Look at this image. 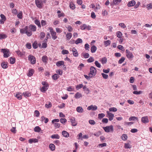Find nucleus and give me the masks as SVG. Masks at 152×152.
<instances>
[{"instance_id":"1","label":"nucleus","mask_w":152,"mask_h":152,"mask_svg":"<svg viewBox=\"0 0 152 152\" xmlns=\"http://www.w3.org/2000/svg\"><path fill=\"white\" fill-rule=\"evenodd\" d=\"M103 128L104 131L107 133L112 132L114 131L113 126L112 125L103 127Z\"/></svg>"},{"instance_id":"2","label":"nucleus","mask_w":152,"mask_h":152,"mask_svg":"<svg viewBox=\"0 0 152 152\" xmlns=\"http://www.w3.org/2000/svg\"><path fill=\"white\" fill-rule=\"evenodd\" d=\"M90 72L88 74L90 76L93 77L95 75L96 71L95 67L94 66H91L90 68Z\"/></svg>"},{"instance_id":"3","label":"nucleus","mask_w":152,"mask_h":152,"mask_svg":"<svg viewBox=\"0 0 152 152\" xmlns=\"http://www.w3.org/2000/svg\"><path fill=\"white\" fill-rule=\"evenodd\" d=\"M126 56L127 58L130 60H131L134 57V56L132 52L129 51L128 50H126Z\"/></svg>"},{"instance_id":"4","label":"nucleus","mask_w":152,"mask_h":152,"mask_svg":"<svg viewBox=\"0 0 152 152\" xmlns=\"http://www.w3.org/2000/svg\"><path fill=\"white\" fill-rule=\"evenodd\" d=\"M1 51L4 53V56L7 58L10 56V53L9 50L6 49H2Z\"/></svg>"},{"instance_id":"5","label":"nucleus","mask_w":152,"mask_h":152,"mask_svg":"<svg viewBox=\"0 0 152 152\" xmlns=\"http://www.w3.org/2000/svg\"><path fill=\"white\" fill-rule=\"evenodd\" d=\"M49 29L50 30V33L52 37V39L54 40H55L57 37V36L56 35V32L54 31L52 28H50Z\"/></svg>"},{"instance_id":"6","label":"nucleus","mask_w":152,"mask_h":152,"mask_svg":"<svg viewBox=\"0 0 152 152\" xmlns=\"http://www.w3.org/2000/svg\"><path fill=\"white\" fill-rule=\"evenodd\" d=\"M106 117L108 118L109 120L110 121H112L114 117V114L108 111L106 112Z\"/></svg>"},{"instance_id":"7","label":"nucleus","mask_w":152,"mask_h":152,"mask_svg":"<svg viewBox=\"0 0 152 152\" xmlns=\"http://www.w3.org/2000/svg\"><path fill=\"white\" fill-rule=\"evenodd\" d=\"M28 60L30 61L32 64H34L36 63V58L35 57L32 55H29L28 56Z\"/></svg>"},{"instance_id":"8","label":"nucleus","mask_w":152,"mask_h":152,"mask_svg":"<svg viewBox=\"0 0 152 152\" xmlns=\"http://www.w3.org/2000/svg\"><path fill=\"white\" fill-rule=\"evenodd\" d=\"M35 3L38 8H41L42 7L43 2L41 0H35Z\"/></svg>"},{"instance_id":"9","label":"nucleus","mask_w":152,"mask_h":152,"mask_svg":"<svg viewBox=\"0 0 152 152\" xmlns=\"http://www.w3.org/2000/svg\"><path fill=\"white\" fill-rule=\"evenodd\" d=\"M141 122L144 124H146L149 122L148 117L147 116L142 117L141 118Z\"/></svg>"},{"instance_id":"10","label":"nucleus","mask_w":152,"mask_h":152,"mask_svg":"<svg viewBox=\"0 0 152 152\" xmlns=\"http://www.w3.org/2000/svg\"><path fill=\"white\" fill-rule=\"evenodd\" d=\"M69 50L72 52L74 56L76 57L78 56V53L77 50L75 48H70L69 49Z\"/></svg>"},{"instance_id":"11","label":"nucleus","mask_w":152,"mask_h":152,"mask_svg":"<svg viewBox=\"0 0 152 152\" xmlns=\"http://www.w3.org/2000/svg\"><path fill=\"white\" fill-rule=\"evenodd\" d=\"M0 16L1 19L0 20V24H3L6 20V18L5 16L2 14Z\"/></svg>"},{"instance_id":"12","label":"nucleus","mask_w":152,"mask_h":152,"mask_svg":"<svg viewBox=\"0 0 152 152\" xmlns=\"http://www.w3.org/2000/svg\"><path fill=\"white\" fill-rule=\"evenodd\" d=\"M87 109L88 110H96L97 109V107L96 105H91L88 106Z\"/></svg>"},{"instance_id":"13","label":"nucleus","mask_w":152,"mask_h":152,"mask_svg":"<svg viewBox=\"0 0 152 152\" xmlns=\"http://www.w3.org/2000/svg\"><path fill=\"white\" fill-rule=\"evenodd\" d=\"M70 121L72 123V125L73 126H76L77 124V122L76 121L75 118L72 117L70 119Z\"/></svg>"},{"instance_id":"14","label":"nucleus","mask_w":152,"mask_h":152,"mask_svg":"<svg viewBox=\"0 0 152 152\" xmlns=\"http://www.w3.org/2000/svg\"><path fill=\"white\" fill-rule=\"evenodd\" d=\"M23 94L21 92H18L15 95L16 97L18 99L20 100L22 99Z\"/></svg>"},{"instance_id":"15","label":"nucleus","mask_w":152,"mask_h":152,"mask_svg":"<svg viewBox=\"0 0 152 152\" xmlns=\"http://www.w3.org/2000/svg\"><path fill=\"white\" fill-rule=\"evenodd\" d=\"M56 65L58 67L61 66H64V62L62 61H58L56 63Z\"/></svg>"},{"instance_id":"16","label":"nucleus","mask_w":152,"mask_h":152,"mask_svg":"<svg viewBox=\"0 0 152 152\" xmlns=\"http://www.w3.org/2000/svg\"><path fill=\"white\" fill-rule=\"evenodd\" d=\"M49 86L48 85H46L43 86L41 88V91L43 92H45L48 89Z\"/></svg>"},{"instance_id":"17","label":"nucleus","mask_w":152,"mask_h":152,"mask_svg":"<svg viewBox=\"0 0 152 152\" xmlns=\"http://www.w3.org/2000/svg\"><path fill=\"white\" fill-rule=\"evenodd\" d=\"M38 142V140L36 138L30 139H29L28 140V142L31 144L33 142Z\"/></svg>"},{"instance_id":"18","label":"nucleus","mask_w":152,"mask_h":152,"mask_svg":"<svg viewBox=\"0 0 152 152\" xmlns=\"http://www.w3.org/2000/svg\"><path fill=\"white\" fill-rule=\"evenodd\" d=\"M87 28L88 29H89L91 27L89 26L87 27L86 25V24H83L80 26V29L82 30H84Z\"/></svg>"},{"instance_id":"19","label":"nucleus","mask_w":152,"mask_h":152,"mask_svg":"<svg viewBox=\"0 0 152 152\" xmlns=\"http://www.w3.org/2000/svg\"><path fill=\"white\" fill-rule=\"evenodd\" d=\"M135 4V1L134 0H132L129 2L127 5L129 7H131L134 5Z\"/></svg>"},{"instance_id":"20","label":"nucleus","mask_w":152,"mask_h":152,"mask_svg":"<svg viewBox=\"0 0 152 152\" xmlns=\"http://www.w3.org/2000/svg\"><path fill=\"white\" fill-rule=\"evenodd\" d=\"M62 134L63 136L65 137H67L69 136V134L66 131H63L62 132Z\"/></svg>"},{"instance_id":"21","label":"nucleus","mask_w":152,"mask_h":152,"mask_svg":"<svg viewBox=\"0 0 152 152\" xmlns=\"http://www.w3.org/2000/svg\"><path fill=\"white\" fill-rule=\"evenodd\" d=\"M29 28L32 31H35L36 29L35 26L33 25H30L29 26Z\"/></svg>"},{"instance_id":"22","label":"nucleus","mask_w":152,"mask_h":152,"mask_svg":"<svg viewBox=\"0 0 152 152\" xmlns=\"http://www.w3.org/2000/svg\"><path fill=\"white\" fill-rule=\"evenodd\" d=\"M76 111L79 113H82L84 111V110L81 107H78L76 108Z\"/></svg>"},{"instance_id":"23","label":"nucleus","mask_w":152,"mask_h":152,"mask_svg":"<svg viewBox=\"0 0 152 152\" xmlns=\"http://www.w3.org/2000/svg\"><path fill=\"white\" fill-rule=\"evenodd\" d=\"M34 72V70L33 69H30L28 70V76L29 77L32 76Z\"/></svg>"},{"instance_id":"24","label":"nucleus","mask_w":152,"mask_h":152,"mask_svg":"<svg viewBox=\"0 0 152 152\" xmlns=\"http://www.w3.org/2000/svg\"><path fill=\"white\" fill-rule=\"evenodd\" d=\"M27 29H28V27L26 26L24 28L21 29L20 30V32L21 34L26 33V31Z\"/></svg>"},{"instance_id":"25","label":"nucleus","mask_w":152,"mask_h":152,"mask_svg":"<svg viewBox=\"0 0 152 152\" xmlns=\"http://www.w3.org/2000/svg\"><path fill=\"white\" fill-rule=\"evenodd\" d=\"M111 41L110 40H107V41H104V45L105 47H106L110 45L111 44Z\"/></svg>"},{"instance_id":"26","label":"nucleus","mask_w":152,"mask_h":152,"mask_svg":"<svg viewBox=\"0 0 152 152\" xmlns=\"http://www.w3.org/2000/svg\"><path fill=\"white\" fill-rule=\"evenodd\" d=\"M49 147L50 149L52 151H54L55 149V146L53 144H50L49 145Z\"/></svg>"},{"instance_id":"27","label":"nucleus","mask_w":152,"mask_h":152,"mask_svg":"<svg viewBox=\"0 0 152 152\" xmlns=\"http://www.w3.org/2000/svg\"><path fill=\"white\" fill-rule=\"evenodd\" d=\"M97 49L96 47L94 45H93L91 48V51L92 53H95Z\"/></svg>"},{"instance_id":"28","label":"nucleus","mask_w":152,"mask_h":152,"mask_svg":"<svg viewBox=\"0 0 152 152\" xmlns=\"http://www.w3.org/2000/svg\"><path fill=\"white\" fill-rule=\"evenodd\" d=\"M23 96L26 97L30 96L31 95V94L28 91L23 92Z\"/></svg>"},{"instance_id":"29","label":"nucleus","mask_w":152,"mask_h":152,"mask_svg":"<svg viewBox=\"0 0 152 152\" xmlns=\"http://www.w3.org/2000/svg\"><path fill=\"white\" fill-rule=\"evenodd\" d=\"M69 7L72 10L75 9V5L72 2H71L69 4Z\"/></svg>"},{"instance_id":"30","label":"nucleus","mask_w":152,"mask_h":152,"mask_svg":"<svg viewBox=\"0 0 152 152\" xmlns=\"http://www.w3.org/2000/svg\"><path fill=\"white\" fill-rule=\"evenodd\" d=\"M124 147L126 149L130 148L132 147V145L129 143H125Z\"/></svg>"},{"instance_id":"31","label":"nucleus","mask_w":152,"mask_h":152,"mask_svg":"<svg viewBox=\"0 0 152 152\" xmlns=\"http://www.w3.org/2000/svg\"><path fill=\"white\" fill-rule=\"evenodd\" d=\"M42 60L45 63H47L48 60V57L47 56H44L42 57Z\"/></svg>"},{"instance_id":"32","label":"nucleus","mask_w":152,"mask_h":152,"mask_svg":"<svg viewBox=\"0 0 152 152\" xmlns=\"http://www.w3.org/2000/svg\"><path fill=\"white\" fill-rule=\"evenodd\" d=\"M51 137L52 139H59L60 138V137L58 134H54L52 135Z\"/></svg>"},{"instance_id":"33","label":"nucleus","mask_w":152,"mask_h":152,"mask_svg":"<svg viewBox=\"0 0 152 152\" xmlns=\"http://www.w3.org/2000/svg\"><path fill=\"white\" fill-rule=\"evenodd\" d=\"M75 98L78 99L82 97V95L79 92H77L75 94Z\"/></svg>"},{"instance_id":"34","label":"nucleus","mask_w":152,"mask_h":152,"mask_svg":"<svg viewBox=\"0 0 152 152\" xmlns=\"http://www.w3.org/2000/svg\"><path fill=\"white\" fill-rule=\"evenodd\" d=\"M72 34L71 33H68L66 35V37L67 40H69L72 37Z\"/></svg>"},{"instance_id":"35","label":"nucleus","mask_w":152,"mask_h":152,"mask_svg":"<svg viewBox=\"0 0 152 152\" xmlns=\"http://www.w3.org/2000/svg\"><path fill=\"white\" fill-rule=\"evenodd\" d=\"M109 110V111H110V112H115L117 111V109L116 108L114 107L110 108Z\"/></svg>"},{"instance_id":"36","label":"nucleus","mask_w":152,"mask_h":152,"mask_svg":"<svg viewBox=\"0 0 152 152\" xmlns=\"http://www.w3.org/2000/svg\"><path fill=\"white\" fill-rule=\"evenodd\" d=\"M100 61L102 64H104L107 62V59L105 57L103 58L100 60Z\"/></svg>"},{"instance_id":"37","label":"nucleus","mask_w":152,"mask_h":152,"mask_svg":"<svg viewBox=\"0 0 152 152\" xmlns=\"http://www.w3.org/2000/svg\"><path fill=\"white\" fill-rule=\"evenodd\" d=\"M1 66L4 69L8 67L7 63L5 62H3L1 63Z\"/></svg>"},{"instance_id":"38","label":"nucleus","mask_w":152,"mask_h":152,"mask_svg":"<svg viewBox=\"0 0 152 152\" xmlns=\"http://www.w3.org/2000/svg\"><path fill=\"white\" fill-rule=\"evenodd\" d=\"M34 130L35 132H39L41 131V128L39 126H37L34 128Z\"/></svg>"},{"instance_id":"39","label":"nucleus","mask_w":152,"mask_h":152,"mask_svg":"<svg viewBox=\"0 0 152 152\" xmlns=\"http://www.w3.org/2000/svg\"><path fill=\"white\" fill-rule=\"evenodd\" d=\"M66 27L69 32H71L73 30V28L70 25H68L67 26H66Z\"/></svg>"},{"instance_id":"40","label":"nucleus","mask_w":152,"mask_h":152,"mask_svg":"<svg viewBox=\"0 0 152 152\" xmlns=\"http://www.w3.org/2000/svg\"><path fill=\"white\" fill-rule=\"evenodd\" d=\"M83 88L84 91H85V92L87 94H88L89 93V89L86 88V86H83Z\"/></svg>"},{"instance_id":"41","label":"nucleus","mask_w":152,"mask_h":152,"mask_svg":"<svg viewBox=\"0 0 152 152\" xmlns=\"http://www.w3.org/2000/svg\"><path fill=\"white\" fill-rule=\"evenodd\" d=\"M105 114L104 113H100L98 115V118L99 119H101L103 118L105 116Z\"/></svg>"},{"instance_id":"42","label":"nucleus","mask_w":152,"mask_h":152,"mask_svg":"<svg viewBox=\"0 0 152 152\" xmlns=\"http://www.w3.org/2000/svg\"><path fill=\"white\" fill-rule=\"evenodd\" d=\"M127 138V136L126 134H123L121 136V138L123 140H126Z\"/></svg>"},{"instance_id":"43","label":"nucleus","mask_w":152,"mask_h":152,"mask_svg":"<svg viewBox=\"0 0 152 152\" xmlns=\"http://www.w3.org/2000/svg\"><path fill=\"white\" fill-rule=\"evenodd\" d=\"M82 40L80 38H78L76 41H75V43L77 45L79 43H81L82 42Z\"/></svg>"},{"instance_id":"44","label":"nucleus","mask_w":152,"mask_h":152,"mask_svg":"<svg viewBox=\"0 0 152 152\" xmlns=\"http://www.w3.org/2000/svg\"><path fill=\"white\" fill-rule=\"evenodd\" d=\"M118 25L122 28L124 29L126 27V25L123 23H119Z\"/></svg>"},{"instance_id":"45","label":"nucleus","mask_w":152,"mask_h":152,"mask_svg":"<svg viewBox=\"0 0 152 152\" xmlns=\"http://www.w3.org/2000/svg\"><path fill=\"white\" fill-rule=\"evenodd\" d=\"M121 1V0H113V4L115 5H117L118 3Z\"/></svg>"},{"instance_id":"46","label":"nucleus","mask_w":152,"mask_h":152,"mask_svg":"<svg viewBox=\"0 0 152 152\" xmlns=\"http://www.w3.org/2000/svg\"><path fill=\"white\" fill-rule=\"evenodd\" d=\"M82 55L85 58H87L89 56V55L88 53H82Z\"/></svg>"},{"instance_id":"47","label":"nucleus","mask_w":152,"mask_h":152,"mask_svg":"<svg viewBox=\"0 0 152 152\" xmlns=\"http://www.w3.org/2000/svg\"><path fill=\"white\" fill-rule=\"evenodd\" d=\"M26 34L28 36H30L32 35V33L31 31L29 30H27L26 31Z\"/></svg>"},{"instance_id":"48","label":"nucleus","mask_w":152,"mask_h":152,"mask_svg":"<svg viewBox=\"0 0 152 152\" xmlns=\"http://www.w3.org/2000/svg\"><path fill=\"white\" fill-rule=\"evenodd\" d=\"M95 64L98 67L100 68L101 67L100 64L97 61H96L95 62Z\"/></svg>"},{"instance_id":"49","label":"nucleus","mask_w":152,"mask_h":152,"mask_svg":"<svg viewBox=\"0 0 152 152\" xmlns=\"http://www.w3.org/2000/svg\"><path fill=\"white\" fill-rule=\"evenodd\" d=\"M7 37V35L4 34H0V39H5Z\"/></svg>"},{"instance_id":"50","label":"nucleus","mask_w":152,"mask_h":152,"mask_svg":"<svg viewBox=\"0 0 152 152\" xmlns=\"http://www.w3.org/2000/svg\"><path fill=\"white\" fill-rule=\"evenodd\" d=\"M117 37L119 38H120L122 35V33L120 31H118L116 33Z\"/></svg>"},{"instance_id":"51","label":"nucleus","mask_w":152,"mask_h":152,"mask_svg":"<svg viewBox=\"0 0 152 152\" xmlns=\"http://www.w3.org/2000/svg\"><path fill=\"white\" fill-rule=\"evenodd\" d=\"M129 121H134L135 120H137V118L135 116H132L129 118Z\"/></svg>"},{"instance_id":"52","label":"nucleus","mask_w":152,"mask_h":152,"mask_svg":"<svg viewBox=\"0 0 152 152\" xmlns=\"http://www.w3.org/2000/svg\"><path fill=\"white\" fill-rule=\"evenodd\" d=\"M66 90L69 91H74V88L72 86H69L66 88Z\"/></svg>"},{"instance_id":"53","label":"nucleus","mask_w":152,"mask_h":152,"mask_svg":"<svg viewBox=\"0 0 152 152\" xmlns=\"http://www.w3.org/2000/svg\"><path fill=\"white\" fill-rule=\"evenodd\" d=\"M35 23L39 27H41V25L40 22L37 20H35Z\"/></svg>"},{"instance_id":"54","label":"nucleus","mask_w":152,"mask_h":152,"mask_svg":"<svg viewBox=\"0 0 152 152\" xmlns=\"http://www.w3.org/2000/svg\"><path fill=\"white\" fill-rule=\"evenodd\" d=\"M18 17L20 18L21 19L22 18V13L21 11L19 12V13L17 15Z\"/></svg>"},{"instance_id":"55","label":"nucleus","mask_w":152,"mask_h":152,"mask_svg":"<svg viewBox=\"0 0 152 152\" xmlns=\"http://www.w3.org/2000/svg\"><path fill=\"white\" fill-rule=\"evenodd\" d=\"M142 91H134L133 92V94H136V95H138L140 94H142Z\"/></svg>"},{"instance_id":"56","label":"nucleus","mask_w":152,"mask_h":152,"mask_svg":"<svg viewBox=\"0 0 152 152\" xmlns=\"http://www.w3.org/2000/svg\"><path fill=\"white\" fill-rule=\"evenodd\" d=\"M10 63L11 64H13L15 62V58H13L12 57L10 58Z\"/></svg>"},{"instance_id":"57","label":"nucleus","mask_w":152,"mask_h":152,"mask_svg":"<svg viewBox=\"0 0 152 152\" xmlns=\"http://www.w3.org/2000/svg\"><path fill=\"white\" fill-rule=\"evenodd\" d=\"M147 7L148 10L152 9V3L147 4Z\"/></svg>"},{"instance_id":"58","label":"nucleus","mask_w":152,"mask_h":152,"mask_svg":"<svg viewBox=\"0 0 152 152\" xmlns=\"http://www.w3.org/2000/svg\"><path fill=\"white\" fill-rule=\"evenodd\" d=\"M94 61V58L91 57L87 61L88 63H91L93 62Z\"/></svg>"},{"instance_id":"59","label":"nucleus","mask_w":152,"mask_h":152,"mask_svg":"<svg viewBox=\"0 0 152 152\" xmlns=\"http://www.w3.org/2000/svg\"><path fill=\"white\" fill-rule=\"evenodd\" d=\"M125 58L124 57H122L118 61V63L121 64L125 60Z\"/></svg>"},{"instance_id":"60","label":"nucleus","mask_w":152,"mask_h":152,"mask_svg":"<svg viewBox=\"0 0 152 152\" xmlns=\"http://www.w3.org/2000/svg\"><path fill=\"white\" fill-rule=\"evenodd\" d=\"M61 53L63 54H68L69 53V52L67 50H64L62 51Z\"/></svg>"},{"instance_id":"61","label":"nucleus","mask_w":152,"mask_h":152,"mask_svg":"<svg viewBox=\"0 0 152 152\" xmlns=\"http://www.w3.org/2000/svg\"><path fill=\"white\" fill-rule=\"evenodd\" d=\"M56 72L58 74H59L60 75H62L63 73L62 71L60 69L57 70L56 71Z\"/></svg>"},{"instance_id":"62","label":"nucleus","mask_w":152,"mask_h":152,"mask_svg":"<svg viewBox=\"0 0 152 152\" xmlns=\"http://www.w3.org/2000/svg\"><path fill=\"white\" fill-rule=\"evenodd\" d=\"M103 78L105 79H107L108 77V75L107 74H105L104 73H102L101 74Z\"/></svg>"},{"instance_id":"63","label":"nucleus","mask_w":152,"mask_h":152,"mask_svg":"<svg viewBox=\"0 0 152 152\" xmlns=\"http://www.w3.org/2000/svg\"><path fill=\"white\" fill-rule=\"evenodd\" d=\"M60 121L61 123L64 124L66 121V120L65 118H61L60 119Z\"/></svg>"},{"instance_id":"64","label":"nucleus","mask_w":152,"mask_h":152,"mask_svg":"<svg viewBox=\"0 0 152 152\" xmlns=\"http://www.w3.org/2000/svg\"><path fill=\"white\" fill-rule=\"evenodd\" d=\"M58 77L59 76L57 74H55L53 76V78L54 80H56Z\"/></svg>"}]
</instances>
